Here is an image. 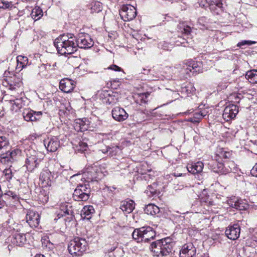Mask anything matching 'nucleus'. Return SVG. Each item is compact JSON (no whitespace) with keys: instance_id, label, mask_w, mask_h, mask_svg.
<instances>
[{"instance_id":"f257e3e1","label":"nucleus","mask_w":257,"mask_h":257,"mask_svg":"<svg viewBox=\"0 0 257 257\" xmlns=\"http://www.w3.org/2000/svg\"><path fill=\"white\" fill-rule=\"evenodd\" d=\"M54 45L61 55L73 54L78 48L76 37L71 34L60 35L55 40Z\"/></svg>"},{"instance_id":"f03ea898","label":"nucleus","mask_w":257,"mask_h":257,"mask_svg":"<svg viewBox=\"0 0 257 257\" xmlns=\"http://www.w3.org/2000/svg\"><path fill=\"white\" fill-rule=\"evenodd\" d=\"M4 226L11 235L8 238L9 242L16 246H23L26 242V237L24 233L20 232L22 225L16 223L13 219H10L4 223Z\"/></svg>"},{"instance_id":"7ed1b4c3","label":"nucleus","mask_w":257,"mask_h":257,"mask_svg":"<svg viewBox=\"0 0 257 257\" xmlns=\"http://www.w3.org/2000/svg\"><path fill=\"white\" fill-rule=\"evenodd\" d=\"M173 245L172 239L167 237L152 242L150 249L154 253V255L165 256L171 252Z\"/></svg>"},{"instance_id":"20e7f679","label":"nucleus","mask_w":257,"mask_h":257,"mask_svg":"<svg viewBox=\"0 0 257 257\" xmlns=\"http://www.w3.org/2000/svg\"><path fill=\"white\" fill-rule=\"evenodd\" d=\"M88 243L85 239L75 237L68 245L69 252L72 255H81L87 249Z\"/></svg>"},{"instance_id":"39448f33","label":"nucleus","mask_w":257,"mask_h":257,"mask_svg":"<svg viewBox=\"0 0 257 257\" xmlns=\"http://www.w3.org/2000/svg\"><path fill=\"white\" fill-rule=\"evenodd\" d=\"M132 236L138 242H147L154 239L155 232L150 226L142 227L135 229L132 233Z\"/></svg>"},{"instance_id":"423d86ee","label":"nucleus","mask_w":257,"mask_h":257,"mask_svg":"<svg viewBox=\"0 0 257 257\" xmlns=\"http://www.w3.org/2000/svg\"><path fill=\"white\" fill-rule=\"evenodd\" d=\"M104 176L102 169L99 166L88 167L82 174V178L85 182L88 183L93 181L97 182Z\"/></svg>"},{"instance_id":"0eeeda50","label":"nucleus","mask_w":257,"mask_h":257,"mask_svg":"<svg viewBox=\"0 0 257 257\" xmlns=\"http://www.w3.org/2000/svg\"><path fill=\"white\" fill-rule=\"evenodd\" d=\"M88 184H81L77 186L73 194L75 201H86L90 197V189Z\"/></svg>"},{"instance_id":"6e6552de","label":"nucleus","mask_w":257,"mask_h":257,"mask_svg":"<svg viewBox=\"0 0 257 257\" xmlns=\"http://www.w3.org/2000/svg\"><path fill=\"white\" fill-rule=\"evenodd\" d=\"M213 164L214 171L222 174H227L230 172L236 171V166L234 162L228 161L224 163L215 162Z\"/></svg>"},{"instance_id":"1a4fd4ad","label":"nucleus","mask_w":257,"mask_h":257,"mask_svg":"<svg viewBox=\"0 0 257 257\" xmlns=\"http://www.w3.org/2000/svg\"><path fill=\"white\" fill-rule=\"evenodd\" d=\"M78 47L81 49H89L94 44V42L90 36L85 33H80L76 37Z\"/></svg>"},{"instance_id":"9d476101","label":"nucleus","mask_w":257,"mask_h":257,"mask_svg":"<svg viewBox=\"0 0 257 257\" xmlns=\"http://www.w3.org/2000/svg\"><path fill=\"white\" fill-rule=\"evenodd\" d=\"M119 15L124 21L133 20L137 16L136 8L131 5H123L119 11Z\"/></svg>"},{"instance_id":"9b49d317","label":"nucleus","mask_w":257,"mask_h":257,"mask_svg":"<svg viewBox=\"0 0 257 257\" xmlns=\"http://www.w3.org/2000/svg\"><path fill=\"white\" fill-rule=\"evenodd\" d=\"M26 221L31 227H37L40 223V215L33 210H29L26 214Z\"/></svg>"},{"instance_id":"f8f14e48","label":"nucleus","mask_w":257,"mask_h":257,"mask_svg":"<svg viewBox=\"0 0 257 257\" xmlns=\"http://www.w3.org/2000/svg\"><path fill=\"white\" fill-rule=\"evenodd\" d=\"M240 228L239 226L235 224L233 225L228 226L225 231L226 236L231 240L237 239L240 235Z\"/></svg>"},{"instance_id":"ddd939ff","label":"nucleus","mask_w":257,"mask_h":257,"mask_svg":"<svg viewBox=\"0 0 257 257\" xmlns=\"http://www.w3.org/2000/svg\"><path fill=\"white\" fill-rule=\"evenodd\" d=\"M3 198L5 199L7 206H16L19 203V196L11 191L5 193L3 194Z\"/></svg>"},{"instance_id":"4468645a","label":"nucleus","mask_w":257,"mask_h":257,"mask_svg":"<svg viewBox=\"0 0 257 257\" xmlns=\"http://www.w3.org/2000/svg\"><path fill=\"white\" fill-rule=\"evenodd\" d=\"M184 66L187 70L189 72H192L193 73L196 72L200 73L202 72L203 65L201 62L197 61L194 60H191Z\"/></svg>"},{"instance_id":"2eb2a0df","label":"nucleus","mask_w":257,"mask_h":257,"mask_svg":"<svg viewBox=\"0 0 257 257\" xmlns=\"http://www.w3.org/2000/svg\"><path fill=\"white\" fill-rule=\"evenodd\" d=\"M141 73L147 75L146 79L149 80H156L161 76L159 69L155 67L149 69L143 68Z\"/></svg>"},{"instance_id":"dca6fc26","label":"nucleus","mask_w":257,"mask_h":257,"mask_svg":"<svg viewBox=\"0 0 257 257\" xmlns=\"http://www.w3.org/2000/svg\"><path fill=\"white\" fill-rule=\"evenodd\" d=\"M111 113L113 118L117 121H122L126 119L128 116L125 110L118 106L113 108Z\"/></svg>"},{"instance_id":"f3484780","label":"nucleus","mask_w":257,"mask_h":257,"mask_svg":"<svg viewBox=\"0 0 257 257\" xmlns=\"http://www.w3.org/2000/svg\"><path fill=\"white\" fill-rule=\"evenodd\" d=\"M42 115V111H35L29 109H25L23 112L24 118L27 121L39 120Z\"/></svg>"},{"instance_id":"a211bd4d","label":"nucleus","mask_w":257,"mask_h":257,"mask_svg":"<svg viewBox=\"0 0 257 257\" xmlns=\"http://www.w3.org/2000/svg\"><path fill=\"white\" fill-rule=\"evenodd\" d=\"M75 86V82L68 78L62 79L59 84L60 89L65 93H70L72 91Z\"/></svg>"},{"instance_id":"6ab92c4d","label":"nucleus","mask_w":257,"mask_h":257,"mask_svg":"<svg viewBox=\"0 0 257 257\" xmlns=\"http://www.w3.org/2000/svg\"><path fill=\"white\" fill-rule=\"evenodd\" d=\"M196 254V248L191 243L184 244L180 252V257H193Z\"/></svg>"},{"instance_id":"aec40b11","label":"nucleus","mask_w":257,"mask_h":257,"mask_svg":"<svg viewBox=\"0 0 257 257\" xmlns=\"http://www.w3.org/2000/svg\"><path fill=\"white\" fill-rule=\"evenodd\" d=\"M89 125V122L87 118H78L75 119L73 124V127L76 131L82 132L88 130Z\"/></svg>"},{"instance_id":"412c9836","label":"nucleus","mask_w":257,"mask_h":257,"mask_svg":"<svg viewBox=\"0 0 257 257\" xmlns=\"http://www.w3.org/2000/svg\"><path fill=\"white\" fill-rule=\"evenodd\" d=\"M238 112V107L235 105L232 104L225 108L222 115L225 119L228 120L234 118Z\"/></svg>"},{"instance_id":"4be33fe9","label":"nucleus","mask_w":257,"mask_h":257,"mask_svg":"<svg viewBox=\"0 0 257 257\" xmlns=\"http://www.w3.org/2000/svg\"><path fill=\"white\" fill-rule=\"evenodd\" d=\"M120 208L124 213L126 214L130 213L135 208V202L132 200L121 201Z\"/></svg>"},{"instance_id":"5701e85b","label":"nucleus","mask_w":257,"mask_h":257,"mask_svg":"<svg viewBox=\"0 0 257 257\" xmlns=\"http://www.w3.org/2000/svg\"><path fill=\"white\" fill-rule=\"evenodd\" d=\"M52 176L50 171H43L40 174V180L44 186L51 185Z\"/></svg>"},{"instance_id":"b1692460","label":"nucleus","mask_w":257,"mask_h":257,"mask_svg":"<svg viewBox=\"0 0 257 257\" xmlns=\"http://www.w3.org/2000/svg\"><path fill=\"white\" fill-rule=\"evenodd\" d=\"M203 164L201 162H198L194 164H188L187 169L190 173L195 174L201 172L203 168Z\"/></svg>"},{"instance_id":"393cba45","label":"nucleus","mask_w":257,"mask_h":257,"mask_svg":"<svg viewBox=\"0 0 257 257\" xmlns=\"http://www.w3.org/2000/svg\"><path fill=\"white\" fill-rule=\"evenodd\" d=\"M94 212V209L92 206H85L81 210V216L84 218L90 219Z\"/></svg>"},{"instance_id":"a878e982","label":"nucleus","mask_w":257,"mask_h":257,"mask_svg":"<svg viewBox=\"0 0 257 257\" xmlns=\"http://www.w3.org/2000/svg\"><path fill=\"white\" fill-rule=\"evenodd\" d=\"M144 211L147 214L155 215L160 212V209L157 206L150 204L145 207Z\"/></svg>"},{"instance_id":"bb28decb","label":"nucleus","mask_w":257,"mask_h":257,"mask_svg":"<svg viewBox=\"0 0 257 257\" xmlns=\"http://www.w3.org/2000/svg\"><path fill=\"white\" fill-rule=\"evenodd\" d=\"M245 78L251 83H257V70H253L247 72Z\"/></svg>"},{"instance_id":"cd10ccee","label":"nucleus","mask_w":257,"mask_h":257,"mask_svg":"<svg viewBox=\"0 0 257 257\" xmlns=\"http://www.w3.org/2000/svg\"><path fill=\"white\" fill-rule=\"evenodd\" d=\"M39 161L38 160L35 156L29 157L26 161L27 168L31 170L34 169L37 167V165L39 164Z\"/></svg>"},{"instance_id":"c85d7f7f","label":"nucleus","mask_w":257,"mask_h":257,"mask_svg":"<svg viewBox=\"0 0 257 257\" xmlns=\"http://www.w3.org/2000/svg\"><path fill=\"white\" fill-rule=\"evenodd\" d=\"M43 15V11L39 7H35L31 13V17L35 21L40 19Z\"/></svg>"},{"instance_id":"c756f323","label":"nucleus","mask_w":257,"mask_h":257,"mask_svg":"<svg viewBox=\"0 0 257 257\" xmlns=\"http://www.w3.org/2000/svg\"><path fill=\"white\" fill-rule=\"evenodd\" d=\"M38 75L41 77L46 78L49 75L48 69H47V66L44 64H42L38 68Z\"/></svg>"},{"instance_id":"7c9ffc66","label":"nucleus","mask_w":257,"mask_h":257,"mask_svg":"<svg viewBox=\"0 0 257 257\" xmlns=\"http://www.w3.org/2000/svg\"><path fill=\"white\" fill-rule=\"evenodd\" d=\"M148 95L149 94L146 93H140L138 94L136 97L135 101L137 103L140 105L146 104L148 101Z\"/></svg>"},{"instance_id":"2f4dec72","label":"nucleus","mask_w":257,"mask_h":257,"mask_svg":"<svg viewBox=\"0 0 257 257\" xmlns=\"http://www.w3.org/2000/svg\"><path fill=\"white\" fill-rule=\"evenodd\" d=\"M179 30L185 36H188L191 32V28L185 23L180 24L178 26Z\"/></svg>"},{"instance_id":"473e14b6","label":"nucleus","mask_w":257,"mask_h":257,"mask_svg":"<svg viewBox=\"0 0 257 257\" xmlns=\"http://www.w3.org/2000/svg\"><path fill=\"white\" fill-rule=\"evenodd\" d=\"M17 61L18 62V65H20L19 67H21L22 69L25 67L29 63L28 59L26 56L19 55L17 57Z\"/></svg>"},{"instance_id":"72a5a7b5","label":"nucleus","mask_w":257,"mask_h":257,"mask_svg":"<svg viewBox=\"0 0 257 257\" xmlns=\"http://www.w3.org/2000/svg\"><path fill=\"white\" fill-rule=\"evenodd\" d=\"M216 155L220 158H229L231 156V153L224 150L223 148H219L216 151Z\"/></svg>"},{"instance_id":"f704fd0d","label":"nucleus","mask_w":257,"mask_h":257,"mask_svg":"<svg viewBox=\"0 0 257 257\" xmlns=\"http://www.w3.org/2000/svg\"><path fill=\"white\" fill-rule=\"evenodd\" d=\"M204 116H205V114L202 111L195 112L193 114V116L190 118V121L193 123H198Z\"/></svg>"},{"instance_id":"c9c22d12","label":"nucleus","mask_w":257,"mask_h":257,"mask_svg":"<svg viewBox=\"0 0 257 257\" xmlns=\"http://www.w3.org/2000/svg\"><path fill=\"white\" fill-rule=\"evenodd\" d=\"M102 10L101 4L99 2H95L91 8V13H98Z\"/></svg>"},{"instance_id":"e433bc0d","label":"nucleus","mask_w":257,"mask_h":257,"mask_svg":"<svg viewBox=\"0 0 257 257\" xmlns=\"http://www.w3.org/2000/svg\"><path fill=\"white\" fill-rule=\"evenodd\" d=\"M158 48L168 51L172 48V45L165 41L161 42L158 44Z\"/></svg>"},{"instance_id":"4c0bfd02","label":"nucleus","mask_w":257,"mask_h":257,"mask_svg":"<svg viewBox=\"0 0 257 257\" xmlns=\"http://www.w3.org/2000/svg\"><path fill=\"white\" fill-rule=\"evenodd\" d=\"M88 146H73V149L75 153H80L85 154L87 151Z\"/></svg>"},{"instance_id":"58836bf2","label":"nucleus","mask_w":257,"mask_h":257,"mask_svg":"<svg viewBox=\"0 0 257 257\" xmlns=\"http://www.w3.org/2000/svg\"><path fill=\"white\" fill-rule=\"evenodd\" d=\"M13 5L11 2L0 0V8L3 9H11Z\"/></svg>"},{"instance_id":"ea45409f","label":"nucleus","mask_w":257,"mask_h":257,"mask_svg":"<svg viewBox=\"0 0 257 257\" xmlns=\"http://www.w3.org/2000/svg\"><path fill=\"white\" fill-rule=\"evenodd\" d=\"M184 187V185L183 183H179L176 180L174 181L173 184V189L175 191L181 190Z\"/></svg>"},{"instance_id":"a19ab883","label":"nucleus","mask_w":257,"mask_h":257,"mask_svg":"<svg viewBox=\"0 0 257 257\" xmlns=\"http://www.w3.org/2000/svg\"><path fill=\"white\" fill-rule=\"evenodd\" d=\"M7 154L8 158H9V156H10L11 158L13 159L15 156H17L18 154H20L21 153L20 151L18 149H15L13 151H12L10 152V151H7L6 152Z\"/></svg>"},{"instance_id":"79ce46f5","label":"nucleus","mask_w":257,"mask_h":257,"mask_svg":"<svg viewBox=\"0 0 257 257\" xmlns=\"http://www.w3.org/2000/svg\"><path fill=\"white\" fill-rule=\"evenodd\" d=\"M255 42L252 41H249V40H243L240 42H239L237 46L239 47H241L244 45H251L252 44H255Z\"/></svg>"},{"instance_id":"37998d69","label":"nucleus","mask_w":257,"mask_h":257,"mask_svg":"<svg viewBox=\"0 0 257 257\" xmlns=\"http://www.w3.org/2000/svg\"><path fill=\"white\" fill-rule=\"evenodd\" d=\"M7 146H0V155L2 159H6L8 158L7 154H5V152H7V148H5V147Z\"/></svg>"},{"instance_id":"c03bdc74","label":"nucleus","mask_w":257,"mask_h":257,"mask_svg":"<svg viewBox=\"0 0 257 257\" xmlns=\"http://www.w3.org/2000/svg\"><path fill=\"white\" fill-rule=\"evenodd\" d=\"M242 201L238 200V199H236L235 201V206L236 207H233L234 208H235L236 209L238 210H242L244 209V207L243 206V204L241 203Z\"/></svg>"},{"instance_id":"a18cd8bd","label":"nucleus","mask_w":257,"mask_h":257,"mask_svg":"<svg viewBox=\"0 0 257 257\" xmlns=\"http://www.w3.org/2000/svg\"><path fill=\"white\" fill-rule=\"evenodd\" d=\"M47 152H54L57 150V146H44Z\"/></svg>"},{"instance_id":"49530a36","label":"nucleus","mask_w":257,"mask_h":257,"mask_svg":"<svg viewBox=\"0 0 257 257\" xmlns=\"http://www.w3.org/2000/svg\"><path fill=\"white\" fill-rule=\"evenodd\" d=\"M213 5H215L216 7H217L218 8L221 9L222 7L223 4H222L221 0H213L211 2V6H213Z\"/></svg>"},{"instance_id":"de8ad7c7","label":"nucleus","mask_w":257,"mask_h":257,"mask_svg":"<svg viewBox=\"0 0 257 257\" xmlns=\"http://www.w3.org/2000/svg\"><path fill=\"white\" fill-rule=\"evenodd\" d=\"M236 199L237 198L234 197L233 198L227 200L228 205L232 208H233V207H236V206H235V201Z\"/></svg>"},{"instance_id":"09e8293b","label":"nucleus","mask_w":257,"mask_h":257,"mask_svg":"<svg viewBox=\"0 0 257 257\" xmlns=\"http://www.w3.org/2000/svg\"><path fill=\"white\" fill-rule=\"evenodd\" d=\"M250 174L252 176L257 177V163L250 170Z\"/></svg>"},{"instance_id":"8fccbe9b","label":"nucleus","mask_w":257,"mask_h":257,"mask_svg":"<svg viewBox=\"0 0 257 257\" xmlns=\"http://www.w3.org/2000/svg\"><path fill=\"white\" fill-rule=\"evenodd\" d=\"M108 69H110L115 71H121L122 69L116 65H110L108 68Z\"/></svg>"},{"instance_id":"3c124183","label":"nucleus","mask_w":257,"mask_h":257,"mask_svg":"<svg viewBox=\"0 0 257 257\" xmlns=\"http://www.w3.org/2000/svg\"><path fill=\"white\" fill-rule=\"evenodd\" d=\"M104 148L101 149L99 151H101V152L103 154H105L108 152L111 149L110 147H108L107 146H103Z\"/></svg>"},{"instance_id":"603ef678","label":"nucleus","mask_w":257,"mask_h":257,"mask_svg":"<svg viewBox=\"0 0 257 257\" xmlns=\"http://www.w3.org/2000/svg\"><path fill=\"white\" fill-rule=\"evenodd\" d=\"M48 196L44 193H42V202L43 203L47 202L48 201Z\"/></svg>"},{"instance_id":"864d4df0","label":"nucleus","mask_w":257,"mask_h":257,"mask_svg":"<svg viewBox=\"0 0 257 257\" xmlns=\"http://www.w3.org/2000/svg\"><path fill=\"white\" fill-rule=\"evenodd\" d=\"M3 142L5 143L4 145H7L8 144V142H7L6 138L5 137L1 136L0 137V143H2Z\"/></svg>"},{"instance_id":"5fc2aeb1","label":"nucleus","mask_w":257,"mask_h":257,"mask_svg":"<svg viewBox=\"0 0 257 257\" xmlns=\"http://www.w3.org/2000/svg\"><path fill=\"white\" fill-rule=\"evenodd\" d=\"M44 64L47 66V69H48V72H49L50 70H54L53 69H52V67L51 63L47 62Z\"/></svg>"},{"instance_id":"6e6d98bb","label":"nucleus","mask_w":257,"mask_h":257,"mask_svg":"<svg viewBox=\"0 0 257 257\" xmlns=\"http://www.w3.org/2000/svg\"><path fill=\"white\" fill-rule=\"evenodd\" d=\"M5 205H6V202L5 199L3 198L2 200H0V208H2Z\"/></svg>"},{"instance_id":"4d7b16f0","label":"nucleus","mask_w":257,"mask_h":257,"mask_svg":"<svg viewBox=\"0 0 257 257\" xmlns=\"http://www.w3.org/2000/svg\"><path fill=\"white\" fill-rule=\"evenodd\" d=\"M57 140V139L56 138H53L52 139V140H51L48 143V145H52L54 142H55V141H56Z\"/></svg>"},{"instance_id":"13d9d810","label":"nucleus","mask_w":257,"mask_h":257,"mask_svg":"<svg viewBox=\"0 0 257 257\" xmlns=\"http://www.w3.org/2000/svg\"><path fill=\"white\" fill-rule=\"evenodd\" d=\"M147 191H150L151 193H153L155 192V190L153 189L151 186H149L147 190Z\"/></svg>"},{"instance_id":"bf43d9fd","label":"nucleus","mask_w":257,"mask_h":257,"mask_svg":"<svg viewBox=\"0 0 257 257\" xmlns=\"http://www.w3.org/2000/svg\"><path fill=\"white\" fill-rule=\"evenodd\" d=\"M181 40L180 41L181 44H185V42L188 43L187 40L186 38H180Z\"/></svg>"},{"instance_id":"052dcab7","label":"nucleus","mask_w":257,"mask_h":257,"mask_svg":"<svg viewBox=\"0 0 257 257\" xmlns=\"http://www.w3.org/2000/svg\"><path fill=\"white\" fill-rule=\"evenodd\" d=\"M56 64H57V63L56 62H54L52 64H51L52 67V69H53L54 70L55 69V67L56 66Z\"/></svg>"},{"instance_id":"680f3d73","label":"nucleus","mask_w":257,"mask_h":257,"mask_svg":"<svg viewBox=\"0 0 257 257\" xmlns=\"http://www.w3.org/2000/svg\"><path fill=\"white\" fill-rule=\"evenodd\" d=\"M235 102H237V103H239V100L240 99L239 98V97L238 96H236V97L235 98Z\"/></svg>"},{"instance_id":"e2e57ef3","label":"nucleus","mask_w":257,"mask_h":257,"mask_svg":"<svg viewBox=\"0 0 257 257\" xmlns=\"http://www.w3.org/2000/svg\"><path fill=\"white\" fill-rule=\"evenodd\" d=\"M35 257H45V256L42 254H37Z\"/></svg>"},{"instance_id":"0e129e2a","label":"nucleus","mask_w":257,"mask_h":257,"mask_svg":"<svg viewBox=\"0 0 257 257\" xmlns=\"http://www.w3.org/2000/svg\"><path fill=\"white\" fill-rule=\"evenodd\" d=\"M203 21V18H200L199 20H198V23H201V21Z\"/></svg>"},{"instance_id":"69168bd1","label":"nucleus","mask_w":257,"mask_h":257,"mask_svg":"<svg viewBox=\"0 0 257 257\" xmlns=\"http://www.w3.org/2000/svg\"><path fill=\"white\" fill-rule=\"evenodd\" d=\"M3 195H2V191H0V198H1V197H2V198H3Z\"/></svg>"},{"instance_id":"338daca9","label":"nucleus","mask_w":257,"mask_h":257,"mask_svg":"<svg viewBox=\"0 0 257 257\" xmlns=\"http://www.w3.org/2000/svg\"><path fill=\"white\" fill-rule=\"evenodd\" d=\"M64 213L67 214H69L68 210H67L66 211L64 212Z\"/></svg>"},{"instance_id":"774afa93","label":"nucleus","mask_w":257,"mask_h":257,"mask_svg":"<svg viewBox=\"0 0 257 257\" xmlns=\"http://www.w3.org/2000/svg\"><path fill=\"white\" fill-rule=\"evenodd\" d=\"M115 247L111 248L110 249V251H113V250L115 249Z\"/></svg>"}]
</instances>
